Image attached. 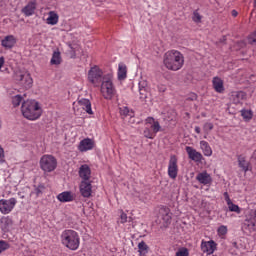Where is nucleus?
Returning <instances> with one entry per match:
<instances>
[{
  "label": "nucleus",
  "instance_id": "nucleus-1",
  "mask_svg": "<svg viewBox=\"0 0 256 256\" xmlns=\"http://www.w3.org/2000/svg\"><path fill=\"white\" fill-rule=\"evenodd\" d=\"M163 63L170 71H179L185 63V58L181 52L171 50L164 54Z\"/></svg>",
  "mask_w": 256,
  "mask_h": 256
},
{
  "label": "nucleus",
  "instance_id": "nucleus-2",
  "mask_svg": "<svg viewBox=\"0 0 256 256\" xmlns=\"http://www.w3.org/2000/svg\"><path fill=\"white\" fill-rule=\"evenodd\" d=\"M23 117L30 121H35L41 117V107L39 103L31 100L24 101L21 106Z\"/></svg>",
  "mask_w": 256,
  "mask_h": 256
},
{
  "label": "nucleus",
  "instance_id": "nucleus-3",
  "mask_svg": "<svg viewBox=\"0 0 256 256\" xmlns=\"http://www.w3.org/2000/svg\"><path fill=\"white\" fill-rule=\"evenodd\" d=\"M62 243L71 251H77L80 245L79 234L74 230H65L61 235Z\"/></svg>",
  "mask_w": 256,
  "mask_h": 256
},
{
  "label": "nucleus",
  "instance_id": "nucleus-4",
  "mask_svg": "<svg viewBox=\"0 0 256 256\" xmlns=\"http://www.w3.org/2000/svg\"><path fill=\"white\" fill-rule=\"evenodd\" d=\"M102 97L107 100L113 99L115 97V86L113 85V74L109 73L104 75L103 82H101Z\"/></svg>",
  "mask_w": 256,
  "mask_h": 256
},
{
  "label": "nucleus",
  "instance_id": "nucleus-5",
  "mask_svg": "<svg viewBox=\"0 0 256 256\" xmlns=\"http://www.w3.org/2000/svg\"><path fill=\"white\" fill-rule=\"evenodd\" d=\"M241 230L245 235H250L256 231V210H252L248 215H246V219L242 223Z\"/></svg>",
  "mask_w": 256,
  "mask_h": 256
},
{
  "label": "nucleus",
  "instance_id": "nucleus-6",
  "mask_svg": "<svg viewBox=\"0 0 256 256\" xmlns=\"http://www.w3.org/2000/svg\"><path fill=\"white\" fill-rule=\"evenodd\" d=\"M40 169L45 173H51L57 169V159L53 155H43L40 159Z\"/></svg>",
  "mask_w": 256,
  "mask_h": 256
},
{
  "label": "nucleus",
  "instance_id": "nucleus-7",
  "mask_svg": "<svg viewBox=\"0 0 256 256\" xmlns=\"http://www.w3.org/2000/svg\"><path fill=\"white\" fill-rule=\"evenodd\" d=\"M103 77H105V75H103V70L98 66L92 67L88 72V81L95 87H99V85L103 83Z\"/></svg>",
  "mask_w": 256,
  "mask_h": 256
},
{
  "label": "nucleus",
  "instance_id": "nucleus-8",
  "mask_svg": "<svg viewBox=\"0 0 256 256\" xmlns=\"http://www.w3.org/2000/svg\"><path fill=\"white\" fill-rule=\"evenodd\" d=\"M178 159L176 155H171L168 163V176L170 179H177L179 173Z\"/></svg>",
  "mask_w": 256,
  "mask_h": 256
},
{
  "label": "nucleus",
  "instance_id": "nucleus-9",
  "mask_svg": "<svg viewBox=\"0 0 256 256\" xmlns=\"http://www.w3.org/2000/svg\"><path fill=\"white\" fill-rule=\"evenodd\" d=\"M15 205H17V199L15 198H10L9 200L1 199L0 211L3 215H8V213H11L15 209Z\"/></svg>",
  "mask_w": 256,
  "mask_h": 256
},
{
  "label": "nucleus",
  "instance_id": "nucleus-10",
  "mask_svg": "<svg viewBox=\"0 0 256 256\" xmlns=\"http://www.w3.org/2000/svg\"><path fill=\"white\" fill-rule=\"evenodd\" d=\"M15 79L16 81H19L25 89H31V87H33V78H31L30 74L18 72L15 75Z\"/></svg>",
  "mask_w": 256,
  "mask_h": 256
},
{
  "label": "nucleus",
  "instance_id": "nucleus-11",
  "mask_svg": "<svg viewBox=\"0 0 256 256\" xmlns=\"http://www.w3.org/2000/svg\"><path fill=\"white\" fill-rule=\"evenodd\" d=\"M91 183V181H81L79 186L80 195H82V197H85L86 199H89V197H91V194L93 193V185Z\"/></svg>",
  "mask_w": 256,
  "mask_h": 256
},
{
  "label": "nucleus",
  "instance_id": "nucleus-12",
  "mask_svg": "<svg viewBox=\"0 0 256 256\" xmlns=\"http://www.w3.org/2000/svg\"><path fill=\"white\" fill-rule=\"evenodd\" d=\"M172 213L171 209L168 207L162 206L159 209V218L163 221L164 225H171V219H172Z\"/></svg>",
  "mask_w": 256,
  "mask_h": 256
},
{
  "label": "nucleus",
  "instance_id": "nucleus-13",
  "mask_svg": "<svg viewBox=\"0 0 256 256\" xmlns=\"http://www.w3.org/2000/svg\"><path fill=\"white\" fill-rule=\"evenodd\" d=\"M186 153L188 154L189 159H191V161H195L196 163H200V161H203V154H201L200 152H197L196 149H194L191 146H186L185 148Z\"/></svg>",
  "mask_w": 256,
  "mask_h": 256
},
{
  "label": "nucleus",
  "instance_id": "nucleus-14",
  "mask_svg": "<svg viewBox=\"0 0 256 256\" xmlns=\"http://www.w3.org/2000/svg\"><path fill=\"white\" fill-rule=\"evenodd\" d=\"M95 147V141H93L91 138H85L80 141V144L78 146L79 151L81 153H85V151H91Z\"/></svg>",
  "mask_w": 256,
  "mask_h": 256
},
{
  "label": "nucleus",
  "instance_id": "nucleus-15",
  "mask_svg": "<svg viewBox=\"0 0 256 256\" xmlns=\"http://www.w3.org/2000/svg\"><path fill=\"white\" fill-rule=\"evenodd\" d=\"M215 249H217V244L215 241L210 240L208 242L202 241L201 250L207 255H213L215 253Z\"/></svg>",
  "mask_w": 256,
  "mask_h": 256
},
{
  "label": "nucleus",
  "instance_id": "nucleus-16",
  "mask_svg": "<svg viewBox=\"0 0 256 256\" xmlns=\"http://www.w3.org/2000/svg\"><path fill=\"white\" fill-rule=\"evenodd\" d=\"M79 177L82 181H91V168L87 164H83L79 168Z\"/></svg>",
  "mask_w": 256,
  "mask_h": 256
},
{
  "label": "nucleus",
  "instance_id": "nucleus-17",
  "mask_svg": "<svg viewBox=\"0 0 256 256\" xmlns=\"http://www.w3.org/2000/svg\"><path fill=\"white\" fill-rule=\"evenodd\" d=\"M196 181L200 182L201 185H211L213 183V178L207 172L198 173L196 176Z\"/></svg>",
  "mask_w": 256,
  "mask_h": 256
},
{
  "label": "nucleus",
  "instance_id": "nucleus-18",
  "mask_svg": "<svg viewBox=\"0 0 256 256\" xmlns=\"http://www.w3.org/2000/svg\"><path fill=\"white\" fill-rule=\"evenodd\" d=\"M57 199H58V201H60V203H69V202L73 201L75 199V197L73 196V192L65 191V192L58 194Z\"/></svg>",
  "mask_w": 256,
  "mask_h": 256
},
{
  "label": "nucleus",
  "instance_id": "nucleus-19",
  "mask_svg": "<svg viewBox=\"0 0 256 256\" xmlns=\"http://www.w3.org/2000/svg\"><path fill=\"white\" fill-rule=\"evenodd\" d=\"M247 94L243 91L232 92L231 99L235 105H239L241 101L245 100Z\"/></svg>",
  "mask_w": 256,
  "mask_h": 256
},
{
  "label": "nucleus",
  "instance_id": "nucleus-20",
  "mask_svg": "<svg viewBox=\"0 0 256 256\" xmlns=\"http://www.w3.org/2000/svg\"><path fill=\"white\" fill-rule=\"evenodd\" d=\"M212 85L216 93H223V91H225V86L223 85V81L219 77L213 78Z\"/></svg>",
  "mask_w": 256,
  "mask_h": 256
},
{
  "label": "nucleus",
  "instance_id": "nucleus-21",
  "mask_svg": "<svg viewBox=\"0 0 256 256\" xmlns=\"http://www.w3.org/2000/svg\"><path fill=\"white\" fill-rule=\"evenodd\" d=\"M15 36L10 35V36H6L3 40H2V47H6L7 49H11L15 46Z\"/></svg>",
  "mask_w": 256,
  "mask_h": 256
},
{
  "label": "nucleus",
  "instance_id": "nucleus-22",
  "mask_svg": "<svg viewBox=\"0 0 256 256\" xmlns=\"http://www.w3.org/2000/svg\"><path fill=\"white\" fill-rule=\"evenodd\" d=\"M200 147L206 157H211L213 155V150L207 141H200Z\"/></svg>",
  "mask_w": 256,
  "mask_h": 256
},
{
  "label": "nucleus",
  "instance_id": "nucleus-23",
  "mask_svg": "<svg viewBox=\"0 0 256 256\" xmlns=\"http://www.w3.org/2000/svg\"><path fill=\"white\" fill-rule=\"evenodd\" d=\"M145 85H147L146 82L139 83V93L141 101H145V99L149 97V91L147 90V87H145Z\"/></svg>",
  "mask_w": 256,
  "mask_h": 256
},
{
  "label": "nucleus",
  "instance_id": "nucleus-24",
  "mask_svg": "<svg viewBox=\"0 0 256 256\" xmlns=\"http://www.w3.org/2000/svg\"><path fill=\"white\" fill-rule=\"evenodd\" d=\"M249 165L250 163L245 159V157H243L242 155L238 156V167H240L242 171L247 173V171H249Z\"/></svg>",
  "mask_w": 256,
  "mask_h": 256
},
{
  "label": "nucleus",
  "instance_id": "nucleus-25",
  "mask_svg": "<svg viewBox=\"0 0 256 256\" xmlns=\"http://www.w3.org/2000/svg\"><path fill=\"white\" fill-rule=\"evenodd\" d=\"M22 13L26 15V17H30V15H33L35 13V3L30 2L28 3L23 9Z\"/></svg>",
  "mask_w": 256,
  "mask_h": 256
},
{
  "label": "nucleus",
  "instance_id": "nucleus-26",
  "mask_svg": "<svg viewBox=\"0 0 256 256\" xmlns=\"http://www.w3.org/2000/svg\"><path fill=\"white\" fill-rule=\"evenodd\" d=\"M118 79L119 81H123V79H127V66H125L124 64H119Z\"/></svg>",
  "mask_w": 256,
  "mask_h": 256
},
{
  "label": "nucleus",
  "instance_id": "nucleus-27",
  "mask_svg": "<svg viewBox=\"0 0 256 256\" xmlns=\"http://www.w3.org/2000/svg\"><path fill=\"white\" fill-rule=\"evenodd\" d=\"M47 23H48V25H57V23H59V15H57V13L51 11L47 18Z\"/></svg>",
  "mask_w": 256,
  "mask_h": 256
},
{
  "label": "nucleus",
  "instance_id": "nucleus-28",
  "mask_svg": "<svg viewBox=\"0 0 256 256\" xmlns=\"http://www.w3.org/2000/svg\"><path fill=\"white\" fill-rule=\"evenodd\" d=\"M147 121L148 123H153L151 125V129L154 133H159V131H161V125L159 124V121H155L153 117H148Z\"/></svg>",
  "mask_w": 256,
  "mask_h": 256
},
{
  "label": "nucleus",
  "instance_id": "nucleus-29",
  "mask_svg": "<svg viewBox=\"0 0 256 256\" xmlns=\"http://www.w3.org/2000/svg\"><path fill=\"white\" fill-rule=\"evenodd\" d=\"M138 253H140V256H146L149 253V246L145 241H141L138 244Z\"/></svg>",
  "mask_w": 256,
  "mask_h": 256
},
{
  "label": "nucleus",
  "instance_id": "nucleus-30",
  "mask_svg": "<svg viewBox=\"0 0 256 256\" xmlns=\"http://www.w3.org/2000/svg\"><path fill=\"white\" fill-rule=\"evenodd\" d=\"M226 203L228 205L229 211H231L232 213H241V208L239 207V205L234 204L233 201H231V198H227Z\"/></svg>",
  "mask_w": 256,
  "mask_h": 256
},
{
  "label": "nucleus",
  "instance_id": "nucleus-31",
  "mask_svg": "<svg viewBox=\"0 0 256 256\" xmlns=\"http://www.w3.org/2000/svg\"><path fill=\"white\" fill-rule=\"evenodd\" d=\"M51 65H61V52L55 51L50 60Z\"/></svg>",
  "mask_w": 256,
  "mask_h": 256
},
{
  "label": "nucleus",
  "instance_id": "nucleus-32",
  "mask_svg": "<svg viewBox=\"0 0 256 256\" xmlns=\"http://www.w3.org/2000/svg\"><path fill=\"white\" fill-rule=\"evenodd\" d=\"M45 191V184L34 185V191L31 192V195H36V197H41V194Z\"/></svg>",
  "mask_w": 256,
  "mask_h": 256
},
{
  "label": "nucleus",
  "instance_id": "nucleus-33",
  "mask_svg": "<svg viewBox=\"0 0 256 256\" xmlns=\"http://www.w3.org/2000/svg\"><path fill=\"white\" fill-rule=\"evenodd\" d=\"M241 116L243 117L244 121L249 122L253 119V111L252 110H241Z\"/></svg>",
  "mask_w": 256,
  "mask_h": 256
},
{
  "label": "nucleus",
  "instance_id": "nucleus-34",
  "mask_svg": "<svg viewBox=\"0 0 256 256\" xmlns=\"http://www.w3.org/2000/svg\"><path fill=\"white\" fill-rule=\"evenodd\" d=\"M21 101H23V96L16 95L12 98L13 107H19L21 105Z\"/></svg>",
  "mask_w": 256,
  "mask_h": 256
},
{
  "label": "nucleus",
  "instance_id": "nucleus-35",
  "mask_svg": "<svg viewBox=\"0 0 256 256\" xmlns=\"http://www.w3.org/2000/svg\"><path fill=\"white\" fill-rule=\"evenodd\" d=\"M133 112L129 111L128 107L120 108V115L121 117H133Z\"/></svg>",
  "mask_w": 256,
  "mask_h": 256
},
{
  "label": "nucleus",
  "instance_id": "nucleus-36",
  "mask_svg": "<svg viewBox=\"0 0 256 256\" xmlns=\"http://www.w3.org/2000/svg\"><path fill=\"white\" fill-rule=\"evenodd\" d=\"M11 245L5 241V240H0V253H3V251H7V249H10Z\"/></svg>",
  "mask_w": 256,
  "mask_h": 256
},
{
  "label": "nucleus",
  "instance_id": "nucleus-37",
  "mask_svg": "<svg viewBox=\"0 0 256 256\" xmlns=\"http://www.w3.org/2000/svg\"><path fill=\"white\" fill-rule=\"evenodd\" d=\"M202 18L203 17L201 16V14H199L198 10H195L193 12L192 20L194 21V23H201Z\"/></svg>",
  "mask_w": 256,
  "mask_h": 256
},
{
  "label": "nucleus",
  "instance_id": "nucleus-38",
  "mask_svg": "<svg viewBox=\"0 0 256 256\" xmlns=\"http://www.w3.org/2000/svg\"><path fill=\"white\" fill-rule=\"evenodd\" d=\"M248 43L250 45H256V31H254L248 36Z\"/></svg>",
  "mask_w": 256,
  "mask_h": 256
},
{
  "label": "nucleus",
  "instance_id": "nucleus-39",
  "mask_svg": "<svg viewBox=\"0 0 256 256\" xmlns=\"http://www.w3.org/2000/svg\"><path fill=\"white\" fill-rule=\"evenodd\" d=\"M213 127H214L213 123L207 122L204 124L203 129H204L205 133L208 135L209 131H213Z\"/></svg>",
  "mask_w": 256,
  "mask_h": 256
},
{
  "label": "nucleus",
  "instance_id": "nucleus-40",
  "mask_svg": "<svg viewBox=\"0 0 256 256\" xmlns=\"http://www.w3.org/2000/svg\"><path fill=\"white\" fill-rule=\"evenodd\" d=\"M176 256H189V250L187 248H182L176 252Z\"/></svg>",
  "mask_w": 256,
  "mask_h": 256
},
{
  "label": "nucleus",
  "instance_id": "nucleus-41",
  "mask_svg": "<svg viewBox=\"0 0 256 256\" xmlns=\"http://www.w3.org/2000/svg\"><path fill=\"white\" fill-rule=\"evenodd\" d=\"M78 103L84 109L88 103H91V101L89 99H86V98H81L80 100H78Z\"/></svg>",
  "mask_w": 256,
  "mask_h": 256
},
{
  "label": "nucleus",
  "instance_id": "nucleus-42",
  "mask_svg": "<svg viewBox=\"0 0 256 256\" xmlns=\"http://www.w3.org/2000/svg\"><path fill=\"white\" fill-rule=\"evenodd\" d=\"M218 234L219 235H227V226H220L218 228Z\"/></svg>",
  "mask_w": 256,
  "mask_h": 256
},
{
  "label": "nucleus",
  "instance_id": "nucleus-43",
  "mask_svg": "<svg viewBox=\"0 0 256 256\" xmlns=\"http://www.w3.org/2000/svg\"><path fill=\"white\" fill-rule=\"evenodd\" d=\"M83 109H84V111H86V113H88V115H93V109L91 108V102L88 103Z\"/></svg>",
  "mask_w": 256,
  "mask_h": 256
},
{
  "label": "nucleus",
  "instance_id": "nucleus-44",
  "mask_svg": "<svg viewBox=\"0 0 256 256\" xmlns=\"http://www.w3.org/2000/svg\"><path fill=\"white\" fill-rule=\"evenodd\" d=\"M69 48H70L69 53L71 55V58L75 59V57H77V54L75 53V48L71 44H69Z\"/></svg>",
  "mask_w": 256,
  "mask_h": 256
},
{
  "label": "nucleus",
  "instance_id": "nucleus-45",
  "mask_svg": "<svg viewBox=\"0 0 256 256\" xmlns=\"http://www.w3.org/2000/svg\"><path fill=\"white\" fill-rule=\"evenodd\" d=\"M120 223H127V215L125 214V212H123V210H121L120 214Z\"/></svg>",
  "mask_w": 256,
  "mask_h": 256
},
{
  "label": "nucleus",
  "instance_id": "nucleus-46",
  "mask_svg": "<svg viewBox=\"0 0 256 256\" xmlns=\"http://www.w3.org/2000/svg\"><path fill=\"white\" fill-rule=\"evenodd\" d=\"M3 159H5V150H3V147H1V145H0V162L1 163H3V161H5Z\"/></svg>",
  "mask_w": 256,
  "mask_h": 256
},
{
  "label": "nucleus",
  "instance_id": "nucleus-47",
  "mask_svg": "<svg viewBox=\"0 0 256 256\" xmlns=\"http://www.w3.org/2000/svg\"><path fill=\"white\" fill-rule=\"evenodd\" d=\"M187 101H197V94L191 93L187 98Z\"/></svg>",
  "mask_w": 256,
  "mask_h": 256
},
{
  "label": "nucleus",
  "instance_id": "nucleus-48",
  "mask_svg": "<svg viewBox=\"0 0 256 256\" xmlns=\"http://www.w3.org/2000/svg\"><path fill=\"white\" fill-rule=\"evenodd\" d=\"M3 65H5V58L0 57V69H1V67H3Z\"/></svg>",
  "mask_w": 256,
  "mask_h": 256
},
{
  "label": "nucleus",
  "instance_id": "nucleus-49",
  "mask_svg": "<svg viewBox=\"0 0 256 256\" xmlns=\"http://www.w3.org/2000/svg\"><path fill=\"white\" fill-rule=\"evenodd\" d=\"M195 132L199 135L201 133V127L196 126L195 127Z\"/></svg>",
  "mask_w": 256,
  "mask_h": 256
},
{
  "label": "nucleus",
  "instance_id": "nucleus-50",
  "mask_svg": "<svg viewBox=\"0 0 256 256\" xmlns=\"http://www.w3.org/2000/svg\"><path fill=\"white\" fill-rule=\"evenodd\" d=\"M237 15H239L237 10H232V17H237Z\"/></svg>",
  "mask_w": 256,
  "mask_h": 256
},
{
  "label": "nucleus",
  "instance_id": "nucleus-51",
  "mask_svg": "<svg viewBox=\"0 0 256 256\" xmlns=\"http://www.w3.org/2000/svg\"><path fill=\"white\" fill-rule=\"evenodd\" d=\"M224 197H225V201H226V203H227V199H230V198H229V193L225 192V193H224Z\"/></svg>",
  "mask_w": 256,
  "mask_h": 256
},
{
  "label": "nucleus",
  "instance_id": "nucleus-52",
  "mask_svg": "<svg viewBox=\"0 0 256 256\" xmlns=\"http://www.w3.org/2000/svg\"><path fill=\"white\" fill-rule=\"evenodd\" d=\"M145 137H147V139H153V134H146Z\"/></svg>",
  "mask_w": 256,
  "mask_h": 256
},
{
  "label": "nucleus",
  "instance_id": "nucleus-53",
  "mask_svg": "<svg viewBox=\"0 0 256 256\" xmlns=\"http://www.w3.org/2000/svg\"><path fill=\"white\" fill-rule=\"evenodd\" d=\"M144 133L145 135H151V133H149V130H145Z\"/></svg>",
  "mask_w": 256,
  "mask_h": 256
},
{
  "label": "nucleus",
  "instance_id": "nucleus-54",
  "mask_svg": "<svg viewBox=\"0 0 256 256\" xmlns=\"http://www.w3.org/2000/svg\"><path fill=\"white\" fill-rule=\"evenodd\" d=\"M254 7H256V0L254 1Z\"/></svg>",
  "mask_w": 256,
  "mask_h": 256
}]
</instances>
